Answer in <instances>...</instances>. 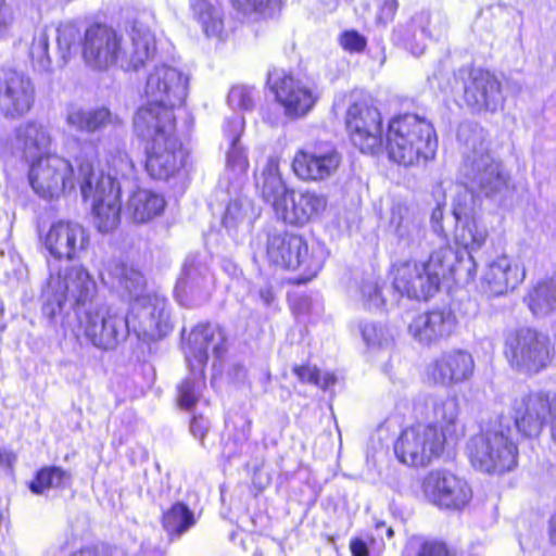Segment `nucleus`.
<instances>
[{
  "instance_id": "obj_1",
  "label": "nucleus",
  "mask_w": 556,
  "mask_h": 556,
  "mask_svg": "<svg viewBox=\"0 0 556 556\" xmlns=\"http://www.w3.org/2000/svg\"><path fill=\"white\" fill-rule=\"evenodd\" d=\"M146 92L153 100L138 108L132 128L138 136L146 137L143 166L148 176L168 181L186 169L189 159L174 113V109L184 102V87L174 72L156 70L147 79Z\"/></svg>"
},
{
  "instance_id": "obj_2",
  "label": "nucleus",
  "mask_w": 556,
  "mask_h": 556,
  "mask_svg": "<svg viewBox=\"0 0 556 556\" xmlns=\"http://www.w3.org/2000/svg\"><path fill=\"white\" fill-rule=\"evenodd\" d=\"M77 181L85 200H91V220L94 229L103 235L113 233L122 224V180L136 173V164L125 149L109 150L103 157L76 159Z\"/></svg>"
},
{
  "instance_id": "obj_3",
  "label": "nucleus",
  "mask_w": 556,
  "mask_h": 556,
  "mask_svg": "<svg viewBox=\"0 0 556 556\" xmlns=\"http://www.w3.org/2000/svg\"><path fill=\"white\" fill-rule=\"evenodd\" d=\"M131 51L123 49V36L110 24H89L79 41L80 54L85 63L99 71L115 66L124 61L126 71H138L146 66L156 53L155 37L148 27L132 21L130 25Z\"/></svg>"
},
{
  "instance_id": "obj_4",
  "label": "nucleus",
  "mask_w": 556,
  "mask_h": 556,
  "mask_svg": "<svg viewBox=\"0 0 556 556\" xmlns=\"http://www.w3.org/2000/svg\"><path fill=\"white\" fill-rule=\"evenodd\" d=\"M255 189L275 217L283 224L302 227L317 219L327 208L328 199L313 189L298 191L282 176L280 157L269 156L258 176Z\"/></svg>"
},
{
  "instance_id": "obj_5",
  "label": "nucleus",
  "mask_w": 556,
  "mask_h": 556,
  "mask_svg": "<svg viewBox=\"0 0 556 556\" xmlns=\"http://www.w3.org/2000/svg\"><path fill=\"white\" fill-rule=\"evenodd\" d=\"M381 150L399 167H419L435 157L438 135L427 117L413 112L396 113L387 122Z\"/></svg>"
},
{
  "instance_id": "obj_6",
  "label": "nucleus",
  "mask_w": 556,
  "mask_h": 556,
  "mask_svg": "<svg viewBox=\"0 0 556 556\" xmlns=\"http://www.w3.org/2000/svg\"><path fill=\"white\" fill-rule=\"evenodd\" d=\"M454 250L442 245L426 260L406 258L394 262L389 269L392 289L409 300L427 302L441 290L443 281L454 276Z\"/></svg>"
},
{
  "instance_id": "obj_7",
  "label": "nucleus",
  "mask_w": 556,
  "mask_h": 556,
  "mask_svg": "<svg viewBox=\"0 0 556 556\" xmlns=\"http://www.w3.org/2000/svg\"><path fill=\"white\" fill-rule=\"evenodd\" d=\"M503 355L514 370L531 377L554 364L556 351L547 334L533 327H519L505 334Z\"/></svg>"
},
{
  "instance_id": "obj_8",
  "label": "nucleus",
  "mask_w": 556,
  "mask_h": 556,
  "mask_svg": "<svg viewBox=\"0 0 556 556\" xmlns=\"http://www.w3.org/2000/svg\"><path fill=\"white\" fill-rule=\"evenodd\" d=\"M265 256L275 267L300 271L298 276L288 280L293 286L309 282L321 268L320 262L309 254L304 236L286 229L266 233Z\"/></svg>"
},
{
  "instance_id": "obj_9",
  "label": "nucleus",
  "mask_w": 556,
  "mask_h": 556,
  "mask_svg": "<svg viewBox=\"0 0 556 556\" xmlns=\"http://www.w3.org/2000/svg\"><path fill=\"white\" fill-rule=\"evenodd\" d=\"M466 451L470 465L489 475H504L518 464L519 450L509 428L479 431L469 439Z\"/></svg>"
},
{
  "instance_id": "obj_10",
  "label": "nucleus",
  "mask_w": 556,
  "mask_h": 556,
  "mask_svg": "<svg viewBox=\"0 0 556 556\" xmlns=\"http://www.w3.org/2000/svg\"><path fill=\"white\" fill-rule=\"evenodd\" d=\"M94 291L96 282L86 268L73 266L65 270L59 269L56 273L50 274L48 278L41 313L49 320H55L63 314L71 294L74 299L73 309L76 314L81 307L92 302Z\"/></svg>"
},
{
  "instance_id": "obj_11",
  "label": "nucleus",
  "mask_w": 556,
  "mask_h": 556,
  "mask_svg": "<svg viewBox=\"0 0 556 556\" xmlns=\"http://www.w3.org/2000/svg\"><path fill=\"white\" fill-rule=\"evenodd\" d=\"M344 99L348 101L344 127L349 139L362 153L377 154L382 149L381 111L369 94L351 92Z\"/></svg>"
},
{
  "instance_id": "obj_12",
  "label": "nucleus",
  "mask_w": 556,
  "mask_h": 556,
  "mask_svg": "<svg viewBox=\"0 0 556 556\" xmlns=\"http://www.w3.org/2000/svg\"><path fill=\"white\" fill-rule=\"evenodd\" d=\"M510 416L521 437L539 438L545 428L556 444V392L530 390L511 402Z\"/></svg>"
},
{
  "instance_id": "obj_13",
  "label": "nucleus",
  "mask_w": 556,
  "mask_h": 556,
  "mask_svg": "<svg viewBox=\"0 0 556 556\" xmlns=\"http://www.w3.org/2000/svg\"><path fill=\"white\" fill-rule=\"evenodd\" d=\"M215 339V329L210 323L195 325L187 343L186 359L193 378H185L177 387L176 403L180 409L191 410L201 399V389L206 386L208 348Z\"/></svg>"
},
{
  "instance_id": "obj_14",
  "label": "nucleus",
  "mask_w": 556,
  "mask_h": 556,
  "mask_svg": "<svg viewBox=\"0 0 556 556\" xmlns=\"http://www.w3.org/2000/svg\"><path fill=\"white\" fill-rule=\"evenodd\" d=\"M395 459L403 466L424 469L442 458L446 445L438 432L424 421L403 427L392 444Z\"/></svg>"
},
{
  "instance_id": "obj_15",
  "label": "nucleus",
  "mask_w": 556,
  "mask_h": 556,
  "mask_svg": "<svg viewBox=\"0 0 556 556\" xmlns=\"http://www.w3.org/2000/svg\"><path fill=\"white\" fill-rule=\"evenodd\" d=\"M265 85L285 116L290 119L305 117L319 100L314 86L285 68L271 67L266 74Z\"/></svg>"
},
{
  "instance_id": "obj_16",
  "label": "nucleus",
  "mask_w": 556,
  "mask_h": 556,
  "mask_svg": "<svg viewBox=\"0 0 556 556\" xmlns=\"http://www.w3.org/2000/svg\"><path fill=\"white\" fill-rule=\"evenodd\" d=\"M425 498L439 510L463 513L473 498L470 484L450 469L428 471L420 481Z\"/></svg>"
},
{
  "instance_id": "obj_17",
  "label": "nucleus",
  "mask_w": 556,
  "mask_h": 556,
  "mask_svg": "<svg viewBox=\"0 0 556 556\" xmlns=\"http://www.w3.org/2000/svg\"><path fill=\"white\" fill-rule=\"evenodd\" d=\"M28 163V181L39 197L59 198L75 188L74 167L64 156L46 152Z\"/></svg>"
},
{
  "instance_id": "obj_18",
  "label": "nucleus",
  "mask_w": 556,
  "mask_h": 556,
  "mask_svg": "<svg viewBox=\"0 0 556 556\" xmlns=\"http://www.w3.org/2000/svg\"><path fill=\"white\" fill-rule=\"evenodd\" d=\"M462 100L473 113H494L504 104L503 86L497 75L485 67L468 65L458 70Z\"/></svg>"
},
{
  "instance_id": "obj_19",
  "label": "nucleus",
  "mask_w": 556,
  "mask_h": 556,
  "mask_svg": "<svg viewBox=\"0 0 556 556\" xmlns=\"http://www.w3.org/2000/svg\"><path fill=\"white\" fill-rule=\"evenodd\" d=\"M36 87L24 72L11 66H0V117L17 121L35 108Z\"/></svg>"
},
{
  "instance_id": "obj_20",
  "label": "nucleus",
  "mask_w": 556,
  "mask_h": 556,
  "mask_svg": "<svg viewBox=\"0 0 556 556\" xmlns=\"http://www.w3.org/2000/svg\"><path fill=\"white\" fill-rule=\"evenodd\" d=\"M342 164L339 151L326 143H314L295 150L291 172L302 182H321L334 176Z\"/></svg>"
},
{
  "instance_id": "obj_21",
  "label": "nucleus",
  "mask_w": 556,
  "mask_h": 556,
  "mask_svg": "<svg viewBox=\"0 0 556 556\" xmlns=\"http://www.w3.org/2000/svg\"><path fill=\"white\" fill-rule=\"evenodd\" d=\"M91 303L77 311L74 336L77 340H84L99 350H113L119 342L118 320L102 307L93 306Z\"/></svg>"
},
{
  "instance_id": "obj_22",
  "label": "nucleus",
  "mask_w": 556,
  "mask_h": 556,
  "mask_svg": "<svg viewBox=\"0 0 556 556\" xmlns=\"http://www.w3.org/2000/svg\"><path fill=\"white\" fill-rule=\"evenodd\" d=\"M475 359L465 349L443 351L424 369V380L430 387L453 388L470 380L475 372Z\"/></svg>"
},
{
  "instance_id": "obj_23",
  "label": "nucleus",
  "mask_w": 556,
  "mask_h": 556,
  "mask_svg": "<svg viewBox=\"0 0 556 556\" xmlns=\"http://www.w3.org/2000/svg\"><path fill=\"white\" fill-rule=\"evenodd\" d=\"M41 242L54 261L74 262L90 247V236L79 223L58 220L43 233Z\"/></svg>"
},
{
  "instance_id": "obj_24",
  "label": "nucleus",
  "mask_w": 556,
  "mask_h": 556,
  "mask_svg": "<svg viewBox=\"0 0 556 556\" xmlns=\"http://www.w3.org/2000/svg\"><path fill=\"white\" fill-rule=\"evenodd\" d=\"M456 326L457 318L452 308L433 307L415 315L408 330L418 342L430 345L450 338Z\"/></svg>"
},
{
  "instance_id": "obj_25",
  "label": "nucleus",
  "mask_w": 556,
  "mask_h": 556,
  "mask_svg": "<svg viewBox=\"0 0 556 556\" xmlns=\"http://www.w3.org/2000/svg\"><path fill=\"white\" fill-rule=\"evenodd\" d=\"M13 134L20 155L27 162L46 153L53 142L49 128L36 119L20 124Z\"/></svg>"
},
{
  "instance_id": "obj_26",
  "label": "nucleus",
  "mask_w": 556,
  "mask_h": 556,
  "mask_svg": "<svg viewBox=\"0 0 556 556\" xmlns=\"http://www.w3.org/2000/svg\"><path fill=\"white\" fill-rule=\"evenodd\" d=\"M460 407L456 396H447L432 404V421L425 422L431 426L447 446L450 441H456L463 434L459 424Z\"/></svg>"
},
{
  "instance_id": "obj_27",
  "label": "nucleus",
  "mask_w": 556,
  "mask_h": 556,
  "mask_svg": "<svg viewBox=\"0 0 556 556\" xmlns=\"http://www.w3.org/2000/svg\"><path fill=\"white\" fill-rule=\"evenodd\" d=\"M166 205L162 193L148 188H137L129 194L127 215L136 225L148 224L162 216Z\"/></svg>"
},
{
  "instance_id": "obj_28",
  "label": "nucleus",
  "mask_w": 556,
  "mask_h": 556,
  "mask_svg": "<svg viewBox=\"0 0 556 556\" xmlns=\"http://www.w3.org/2000/svg\"><path fill=\"white\" fill-rule=\"evenodd\" d=\"M525 269L506 255L497 256L488 267L484 280L494 294L516 289L525 279Z\"/></svg>"
},
{
  "instance_id": "obj_29",
  "label": "nucleus",
  "mask_w": 556,
  "mask_h": 556,
  "mask_svg": "<svg viewBox=\"0 0 556 556\" xmlns=\"http://www.w3.org/2000/svg\"><path fill=\"white\" fill-rule=\"evenodd\" d=\"M160 522L168 539L176 540L195 526L197 517L186 503L176 501L162 511Z\"/></svg>"
},
{
  "instance_id": "obj_30",
  "label": "nucleus",
  "mask_w": 556,
  "mask_h": 556,
  "mask_svg": "<svg viewBox=\"0 0 556 556\" xmlns=\"http://www.w3.org/2000/svg\"><path fill=\"white\" fill-rule=\"evenodd\" d=\"M66 122L77 131L94 134L113 123V114L106 106L76 109L67 113Z\"/></svg>"
},
{
  "instance_id": "obj_31",
  "label": "nucleus",
  "mask_w": 556,
  "mask_h": 556,
  "mask_svg": "<svg viewBox=\"0 0 556 556\" xmlns=\"http://www.w3.org/2000/svg\"><path fill=\"white\" fill-rule=\"evenodd\" d=\"M528 307L534 315L556 311V280L536 283L527 295Z\"/></svg>"
},
{
  "instance_id": "obj_32",
  "label": "nucleus",
  "mask_w": 556,
  "mask_h": 556,
  "mask_svg": "<svg viewBox=\"0 0 556 556\" xmlns=\"http://www.w3.org/2000/svg\"><path fill=\"white\" fill-rule=\"evenodd\" d=\"M71 479V473L59 466H43L36 471L28 488L35 494H42L51 488H64Z\"/></svg>"
},
{
  "instance_id": "obj_33",
  "label": "nucleus",
  "mask_w": 556,
  "mask_h": 556,
  "mask_svg": "<svg viewBox=\"0 0 556 556\" xmlns=\"http://www.w3.org/2000/svg\"><path fill=\"white\" fill-rule=\"evenodd\" d=\"M456 242L467 251L480 249L486 241L488 230L478 224L476 217L456 225Z\"/></svg>"
},
{
  "instance_id": "obj_34",
  "label": "nucleus",
  "mask_w": 556,
  "mask_h": 556,
  "mask_svg": "<svg viewBox=\"0 0 556 556\" xmlns=\"http://www.w3.org/2000/svg\"><path fill=\"white\" fill-rule=\"evenodd\" d=\"M489 167L488 175L480 182V189L485 197H495L515 190L508 174L501 168L500 163L491 164Z\"/></svg>"
},
{
  "instance_id": "obj_35",
  "label": "nucleus",
  "mask_w": 556,
  "mask_h": 556,
  "mask_svg": "<svg viewBox=\"0 0 556 556\" xmlns=\"http://www.w3.org/2000/svg\"><path fill=\"white\" fill-rule=\"evenodd\" d=\"M292 372L301 382L316 386L323 390L328 389L336 382V377L332 374H326L321 376L320 370L316 366L309 365L307 363L294 365L292 367Z\"/></svg>"
},
{
  "instance_id": "obj_36",
  "label": "nucleus",
  "mask_w": 556,
  "mask_h": 556,
  "mask_svg": "<svg viewBox=\"0 0 556 556\" xmlns=\"http://www.w3.org/2000/svg\"><path fill=\"white\" fill-rule=\"evenodd\" d=\"M238 11L255 13L264 18L274 16L280 11L282 0H230Z\"/></svg>"
},
{
  "instance_id": "obj_37",
  "label": "nucleus",
  "mask_w": 556,
  "mask_h": 556,
  "mask_svg": "<svg viewBox=\"0 0 556 556\" xmlns=\"http://www.w3.org/2000/svg\"><path fill=\"white\" fill-rule=\"evenodd\" d=\"M416 556H457V553L447 542L432 538L419 543Z\"/></svg>"
},
{
  "instance_id": "obj_38",
  "label": "nucleus",
  "mask_w": 556,
  "mask_h": 556,
  "mask_svg": "<svg viewBox=\"0 0 556 556\" xmlns=\"http://www.w3.org/2000/svg\"><path fill=\"white\" fill-rule=\"evenodd\" d=\"M339 46L349 53H363L367 49V38L356 29H345L338 37Z\"/></svg>"
},
{
  "instance_id": "obj_39",
  "label": "nucleus",
  "mask_w": 556,
  "mask_h": 556,
  "mask_svg": "<svg viewBox=\"0 0 556 556\" xmlns=\"http://www.w3.org/2000/svg\"><path fill=\"white\" fill-rule=\"evenodd\" d=\"M68 556H128L127 554L116 555V548L108 543L94 542L85 544L72 553Z\"/></svg>"
},
{
  "instance_id": "obj_40",
  "label": "nucleus",
  "mask_w": 556,
  "mask_h": 556,
  "mask_svg": "<svg viewBox=\"0 0 556 556\" xmlns=\"http://www.w3.org/2000/svg\"><path fill=\"white\" fill-rule=\"evenodd\" d=\"M251 430L252 421L250 419L244 418L240 421H235L231 425L228 440L235 445H241L249 440Z\"/></svg>"
},
{
  "instance_id": "obj_41",
  "label": "nucleus",
  "mask_w": 556,
  "mask_h": 556,
  "mask_svg": "<svg viewBox=\"0 0 556 556\" xmlns=\"http://www.w3.org/2000/svg\"><path fill=\"white\" fill-rule=\"evenodd\" d=\"M452 214L458 224H462L467 218H473V210L468 201L467 194H458L453 202Z\"/></svg>"
},
{
  "instance_id": "obj_42",
  "label": "nucleus",
  "mask_w": 556,
  "mask_h": 556,
  "mask_svg": "<svg viewBox=\"0 0 556 556\" xmlns=\"http://www.w3.org/2000/svg\"><path fill=\"white\" fill-rule=\"evenodd\" d=\"M208 430V420L204 417L202 413L193 414L190 417L189 431L193 438L200 441L202 445L204 444Z\"/></svg>"
},
{
  "instance_id": "obj_43",
  "label": "nucleus",
  "mask_w": 556,
  "mask_h": 556,
  "mask_svg": "<svg viewBox=\"0 0 556 556\" xmlns=\"http://www.w3.org/2000/svg\"><path fill=\"white\" fill-rule=\"evenodd\" d=\"M240 135H233L230 137L231 150L228 153L227 162L231 167L239 166L242 169L248 167V160L241 149L237 147V142L239 140Z\"/></svg>"
},
{
  "instance_id": "obj_44",
  "label": "nucleus",
  "mask_w": 556,
  "mask_h": 556,
  "mask_svg": "<svg viewBox=\"0 0 556 556\" xmlns=\"http://www.w3.org/2000/svg\"><path fill=\"white\" fill-rule=\"evenodd\" d=\"M191 9L203 24L213 17L214 7L208 0H192Z\"/></svg>"
},
{
  "instance_id": "obj_45",
  "label": "nucleus",
  "mask_w": 556,
  "mask_h": 556,
  "mask_svg": "<svg viewBox=\"0 0 556 556\" xmlns=\"http://www.w3.org/2000/svg\"><path fill=\"white\" fill-rule=\"evenodd\" d=\"M13 21V14L7 0H0V38L3 37Z\"/></svg>"
},
{
  "instance_id": "obj_46",
  "label": "nucleus",
  "mask_w": 556,
  "mask_h": 556,
  "mask_svg": "<svg viewBox=\"0 0 556 556\" xmlns=\"http://www.w3.org/2000/svg\"><path fill=\"white\" fill-rule=\"evenodd\" d=\"M444 208H445L444 204L438 203L435 205V207L432 210L431 215H430V222H431L432 229L438 233H442L444 231V228H443Z\"/></svg>"
},
{
  "instance_id": "obj_47",
  "label": "nucleus",
  "mask_w": 556,
  "mask_h": 556,
  "mask_svg": "<svg viewBox=\"0 0 556 556\" xmlns=\"http://www.w3.org/2000/svg\"><path fill=\"white\" fill-rule=\"evenodd\" d=\"M349 547L352 556H369L368 543L359 538H352Z\"/></svg>"
},
{
  "instance_id": "obj_48",
  "label": "nucleus",
  "mask_w": 556,
  "mask_h": 556,
  "mask_svg": "<svg viewBox=\"0 0 556 556\" xmlns=\"http://www.w3.org/2000/svg\"><path fill=\"white\" fill-rule=\"evenodd\" d=\"M16 455L11 451L0 448V467L12 470Z\"/></svg>"
},
{
  "instance_id": "obj_49",
  "label": "nucleus",
  "mask_w": 556,
  "mask_h": 556,
  "mask_svg": "<svg viewBox=\"0 0 556 556\" xmlns=\"http://www.w3.org/2000/svg\"><path fill=\"white\" fill-rule=\"evenodd\" d=\"M258 295L260 298L262 299V301L266 304V305H270L274 303L275 299H276V294H275V291H274V288L270 287V286H267L265 288H262L260 291H258Z\"/></svg>"
},
{
  "instance_id": "obj_50",
  "label": "nucleus",
  "mask_w": 556,
  "mask_h": 556,
  "mask_svg": "<svg viewBox=\"0 0 556 556\" xmlns=\"http://www.w3.org/2000/svg\"><path fill=\"white\" fill-rule=\"evenodd\" d=\"M548 536L551 543L556 545V511L551 516L548 521Z\"/></svg>"
},
{
  "instance_id": "obj_51",
  "label": "nucleus",
  "mask_w": 556,
  "mask_h": 556,
  "mask_svg": "<svg viewBox=\"0 0 556 556\" xmlns=\"http://www.w3.org/2000/svg\"><path fill=\"white\" fill-rule=\"evenodd\" d=\"M36 43H38V46L42 49L43 53L47 54L49 46L47 37L42 36L38 40L34 39L31 42V49L35 47Z\"/></svg>"
},
{
  "instance_id": "obj_52",
  "label": "nucleus",
  "mask_w": 556,
  "mask_h": 556,
  "mask_svg": "<svg viewBox=\"0 0 556 556\" xmlns=\"http://www.w3.org/2000/svg\"><path fill=\"white\" fill-rule=\"evenodd\" d=\"M383 7L387 8L392 15H394L397 8V2L396 0H384Z\"/></svg>"
},
{
  "instance_id": "obj_53",
  "label": "nucleus",
  "mask_w": 556,
  "mask_h": 556,
  "mask_svg": "<svg viewBox=\"0 0 556 556\" xmlns=\"http://www.w3.org/2000/svg\"><path fill=\"white\" fill-rule=\"evenodd\" d=\"M247 94V91L241 89V90H238V96L240 99H242V102H241V105L243 109L248 110V109H251L252 108V101H248V102H244L243 101V97Z\"/></svg>"
},
{
  "instance_id": "obj_54",
  "label": "nucleus",
  "mask_w": 556,
  "mask_h": 556,
  "mask_svg": "<svg viewBox=\"0 0 556 556\" xmlns=\"http://www.w3.org/2000/svg\"><path fill=\"white\" fill-rule=\"evenodd\" d=\"M223 346L220 344H217L213 348V352L216 356H219L222 354Z\"/></svg>"
},
{
  "instance_id": "obj_55",
  "label": "nucleus",
  "mask_w": 556,
  "mask_h": 556,
  "mask_svg": "<svg viewBox=\"0 0 556 556\" xmlns=\"http://www.w3.org/2000/svg\"><path fill=\"white\" fill-rule=\"evenodd\" d=\"M393 534H394L393 529H392L391 527H389V528L387 529V535H388L389 538H392V536H393Z\"/></svg>"
},
{
  "instance_id": "obj_56",
  "label": "nucleus",
  "mask_w": 556,
  "mask_h": 556,
  "mask_svg": "<svg viewBox=\"0 0 556 556\" xmlns=\"http://www.w3.org/2000/svg\"><path fill=\"white\" fill-rule=\"evenodd\" d=\"M368 330H369L368 328H365V329L363 330V336H364L365 340L367 341V343H369V339H368V337H367V332H368Z\"/></svg>"
},
{
  "instance_id": "obj_57",
  "label": "nucleus",
  "mask_w": 556,
  "mask_h": 556,
  "mask_svg": "<svg viewBox=\"0 0 556 556\" xmlns=\"http://www.w3.org/2000/svg\"><path fill=\"white\" fill-rule=\"evenodd\" d=\"M253 556H264V555L261 551H255Z\"/></svg>"
},
{
  "instance_id": "obj_58",
  "label": "nucleus",
  "mask_w": 556,
  "mask_h": 556,
  "mask_svg": "<svg viewBox=\"0 0 556 556\" xmlns=\"http://www.w3.org/2000/svg\"><path fill=\"white\" fill-rule=\"evenodd\" d=\"M136 275L139 276L140 278H143L142 274L139 271H137Z\"/></svg>"
}]
</instances>
